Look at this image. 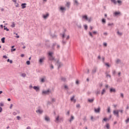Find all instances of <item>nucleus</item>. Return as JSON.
Returning a JSON list of instances; mask_svg holds the SVG:
<instances>
[{
	"instance_id": "ddd939ff",
	"label": "nucleus",
	"mask_w": 129,
	"mask_h": 129,
	"mask_svg": "<svg viewBox=\"0 0 129 129\" xmlns=\"http://www.w3.org/2000/svg\"><path fill=\"white\" fill-rule=\"evenodd\" d=\"M37 112H38L39 113H42L43 112V110L41 109H39L37 111Z\"/></svg>"
},
{
	"instance_id": "37998d69",
	"label": "nucleus",
	"mask_w": 129,
	"mask_h": 129,
	"mask_svg": "<svg viewBox=\"0 0 129 129\" xmlns=\"http://www.w3.org/2000/svg\"><path fill=\"white\" fill-rule=\"evenodd\" d=\"M120 95H121V97L122 98H123V94L121 93V94H120Z\"/></svg>"
},
{
	"instance_id": "f3484780",
	"label": "nucleus",
	"mask_w": 129,
	"mask_h": 129,
	"mask_svg": "<svg viewBox=\"0 0 129 129\" xmlns=\"http://www.w3.org/2000/svg\"><path fill=\"white\" fill-rule=\"evenodd\" d=\"M73 119H74V116H71V118L70 119V122H71V121H72Z\"/></svg>"
},
{
	"instance_id": "864d4df0",
	"label": "nucleus",
	"mask_w": 129,
	"mask_h": 129,
	"mask_svg": "<svg viewBox=\"0 0 129 129\" xmlns=\"http://www.w3.org/2000/svg\"><path fill=\"white\" fill-rule=\"evenodd\" d=\"M88 22H91V19H88Z\"/></svg>"
},
{
	"instance_id": "0e129e2a",
	"label": "nucleus",
	"mask_w": 129,
	"mask_h": 129,
	"mask_svg": "<svg viewBox=\"0 0 129 129\" xmlns=\"http://www.w3.org/2000/svg\"><path fill=\"white\" fill-rule=\"evenodd\" d=\"M25 56V55L24 54H21V57H24Z\"/></svg>"
},
{
	"instance_id": "e2e57ef3",
	"label": "nucleus",
	"mask_w": 129,
	"mask_h": 129,
	"mask_svg": "<svg viewBox=\"0 0 129 129\" xmlns=\"http://www.w3.org/2000/svg\"><path fill=\"white\" fill-rule=\"evenodd\" d=\"M96 33H97L96 31H93V34H96Z\"/></svg>"
},
{
	"instance_id": "4d7b16f0",
	"label": "nucleus",
	"mask_w": 129,
	"mask_h": 129,
	"mask_svg": "<svg viewBox=\"0 0 129 129\" xmlns=\"http://www.w3.org/2000/svg\"><path fill=\"white\" fill-rule=\"evenodd\" d=\"M0 105H1V106H4V104L2 103H1Z\"/></svg>"
},
{
	"instance_id": "412c9836",
	"label": "nucleus",
	"mask_w": 129,
	"mask_h": 129,
	"mask_svg": "<svg viewBox=\"0 0 129 129\" xmlns=\"http://www.w3.org/2000/svg\"><path fill=\"white\" fill-rule=\"evenodd\" d=\"M111 1L112 2V3H113V4H114L115 5H116V4H117L116 1H115V0H111Z\"/></svg>"
},
{
	"instance_id": "49530a36",
	"label": "nucleus",
	"mask_w": 129,
	"mask_h": 129,
	"mask_svg": "<svg viewBox=\"0 0 129 129\" xmlns=\"http://www.w3.org/2000/svg\"><path fill=\"white\" fill-rule=\"evenodd\" d=\"M117 3H118V4H121V1L118 0Z\"/></svg>"
},
{
	"instance_id": "338daca9",
	"label": "nucleus",
	"mask_w": 129,
	"mask_h": 129,
	"mask_svg": "<svg viewBox=\"0 0 129 129\" xmlns=\"http://www.w3.org/2000/svg\"><path fill=\"white\" fill-rule=\"evenodd\" d=\"M101 57H100V55H99L98 56V59H101Z\"/></svg>"
},
{
	"instance_id": "20e7f679",
	"label": "nucleus",
	"mask_w": 129,
	"mask_h": 129,
	"mask_svg": "<svg viewBox=\"0 0 129 129\" xmlns=\"http://www.w3.org/2000/svg\"><path fill=\"white\" fill-rule=\"evenodd\" d=\"M60 119H62V118H59V116H58L57 117L55 118V122H58L60 121Z\"/></svg>"
},
{
	"instance_id": "6e6552de",
	"label": "nucleus",
	"mask_w": 129,
	"mask_h": 129,
	"mask_svg": "<svg viewBox=\"0 0 129 129\" xmlns=\"http://www.w3.org/2000/svg\"><path fill=\"white\" fill-rule=\"evenodd\" d=\"M75 97L74 96H73L71 98V101H74V102H76V100L75 99H74V98Z\"/></svg>"
},
{
	"instance_id": "680f3d73",
	"label": "nucleus",
	"mask_w": 129,
	"mask_h": 129,
	"mask_svg": "<svg viewBox=\"0 0 129 129\" xmlns=\"http://www.w3.org/2000/svg\"><path fill=\"white\" fill-rule=\"evenodd\" d=\"M14 3H17V0H12Z\"/></svg>"
},
{
	"instance_id": "1a4fd4ad",
	"label": "nucleus",
	"mask_w": 129,
	"mask_h": 129,
	"mask_svg": "<svg viewBox=\"0 0 129 129\" xmlns=\"http://www.w3.org/2000/svg\"><path fill=\"white\" fill-rule=\"evenodd\" d=\"M44 60H45V57H43L39 59V62L42 63V62H43V61H44Z\"/></svg>"
},
{
	"instance_id": "6e6d98bb",
	"label": "nucleus",
	"mask_w": 129,
	"mask_h": 129,
	"mask_svg": "<svg viewBox=\"0 0 129 129\" xmlns=\"http://www.w3.org/2000/svg\"><path fill=\"white\" fill-rule=\"evenodd\" d=\"M16 38H17V39H19V38H20V36L17 35L16 36H15Z\"/></svg>"
},
{
	"instance_id": "9b49d317",
	"label": "nucleus",
	"mask_w": 129,
	"mask_h": 129,
	"mask_svg": "<svg viewBox=\"0 0 129 129\" xmlns=\"http://www.w3.org/2000/svg\"><path fill=\"white\" fill-rule=\"evenodd\" d=\"M83 19H85V20H86V21H88V18L87 17V16H86V15L83 16Z\"/></svg>"
},
{
	"instance_id": "ea45409f",
	"label": "nucleus",
	"mask_w": 129,
	"mask_h": 129,
	"mask_svg": "<svg viewBox=\"0 0 129 129\" xmlns=\"http://www.w3.org/2000/svg\"><path fill=\"white\" fill-rule=\"evenodd\" d=\"M4 30H6L7 31V32H8V31H9V29H8V28H7V27H5Z\"/></svg>"
},
{
	"instance_id": "72a5a7b5",
	"label": "nucleus",
	"mask_w": 129,
	"mask_h": 129,
	"mask_svg": "<svg viewBox=\"0 0 129 129\" xmlns=\"http://www.w3.org/2000/svg\"><path fill=\"white\" fill-rule=\"evenodd\" d=\"M13 106H14V105H13V104H11L10 107V109H12V108H13Z\"/></svg>"
},
{
	"instance_id": "c03bdc74",
	"label": "nucleus",
	"mask_w": 129,
	"mask_h": 129,
	"mask_svg": "<svg viewBox=\"0 0 129 129\" xmlns=\"http://www.w3.org/2000/svg\"><path fill=\"white\" fill-rule=\"evenodd\" d=\"M103 45H104V46H105V47H106V46H107V43H104Z\"/></svg>"
},
{
	"instance_id": "2eb2a0df",
	"label": "nucleus",
	"mask_w": 129,
	"mask_h": 129,
	"mask_svg": "<svg viewBox=\"0 0 129 129\" xmlns=\"http://www.w3.org/2000/svg\"><path fill=\"white\" fill-rule=\"evenodd\" d=\"M94 101V99H88V102H93V101Z\"/></svg>"
},
{
	"instance_id": "4c0bfd02",
	"label": "nucleus",
	"mask_w": 129,
	"mask_h": 129,
	"mask_svg": "<svg viewBox=\"0 0 129 129\" xmlns=\"http://www.w3.org/2000/svg\"><path fill=\"white\" fill-rule=\"evenodd\" d=\"M84 28H85V30H87V28H88L87 25H84Z\"/></svg>"
},
{
	"instance_id": "a211bd4d",
	"label": "nucleus",
	"mask_w": 129,
	"mask_h": 129,
	"mask_svg": "<svg viewBox=\"0 0 129 129\" xmlns=\"http://www.w3.org/2000/svg\"><path fill=\"white\" fill-rule=\"evenodd\" d=\"M12 28H15L16 27V24H15V22L12 23V25H11Z\"/></svg>"
},
{
	"instance_id": "c9c22d12",
	"label": "nucleus",
	"mask_w": 129,
	"mask_h": 129,
	"mask_svg": "<svg viewBox=\"0 0 129 129\" xmlns=\"http://www.w3.org/2000/svg\"><path fill=\"white\" fill-rule=\"evenodd\" d=\"M126 123H127V122H129V118H128L126 120H125Z\"/></svg>"
},
{
	"instance_id": "39448f33",
	"label": "nucleus",
	"mask_w": 129,
	"mask_h": 129,
	"mask_svg": "<svg viewBox=\"0 0 129 129\" xmlns=\"http://www.w3.org/2000/svg\"><path fill=\"white\" fill-rule=\"evenodd\" d=\"M26 6H27V4L26 3L22 4L21 5L22 9H26V8H27Z\"/></svg>"
},
{
	"instance_id": "7c9ffc66",
	"label": "nucleus",
	"mask_w": 129,
	"mask_h": 129,
	"mask_svg": "<svg viewBox=\"0 0 129 129\" xmlns=\"http://www.w3.org/2000/svg\"><path fill=\"white\" fill-rule=\"evenodd\" d=\"M102 23H106L105 19H103L102 20Z\"/></svg>"
},
{
	"instance_id": "e433bc0d",
	"label": "nucleus",
	"mask_w": 129,
	"mask_h": 129,
	"mask_svg": "<svg viewBox=\"0 0 129 129\" xmlns=\"http://www.w3.org/2000/svg\"><path fill=\"white\" fill-rule=\"evenodd\" d=\"M108 26H113V23H109Z\"/></svg>"
},
{
	"instance_id": "a18cd8bd",
	"label": "nucleus",
	"mask_w": 129,
	"mask_h": 129,
	"mask_svg": "<svg viewBox=\"0 0 129 129\" xmlns=\"http://www.w3.org/2000/svg\"><path fill=\"white\" fill-rule=\"evenodd\" d=\"M64 88H65V89H68V86L65 85L64 86Z\"/></svg>"
},
{
	"instance_id": "0eeeda50",
	"label": "nucleus",
	"mask_w": 129,
	"mask_h": 129,
	"mask_svg": "<svg viewBox=\"0 0 129 129\" xmlns=\"http://www.w3.org/2000/svg\"><path fill=\"white\" fill-rule=\"evenodd\" d=\"M45 120H46V121H50V118L48 116H46L45 117Z\"/></svg>"
},
{
	"instance_id": "4468645a",
	"label": "nucleus",
	"mask_w": 129,
	"mask_h": 129,
	"mask_svg": "<svg viewBox=\"0 0 129 129\" xmlns=\"http://www.w3.org/2000/svg\"><path fill=\"white\" fill-rule=\"evenodd\" d=\"M106 127L107 129H109L110 128V126L109 125V123H107L106 124Z\"/></svg>"
},
{
	"instance_id": "79ce46f5",
	"label": "nucleus",
	"mask_w": 129,
	"mask_h": 129,
	"mask_svg": "<svg viewBox=\"0 0 129 129\" xmlns=\"http://www.w3.org/2000/svg\"><path fill=\"white\" fill-rule=\"evenodd\" d=\"M3 58H5V59H7L8 56H7V55H4V56H3Z\"/></svg>"
},
{
	"instance_id": "09e8293b",
	"label": "nucleus",
	"mask_w": 129,
	"mask_h": 129,
	"mask_svg": "<svg viewBox=\"0 0 129 129\" xmlns=\"http://www.w3.org/2000/svg\"><path fill=\"white\" fill-rule=\"evenodd\" d=\"M50 68H51V69H54V66H53L52 64L50 66Z\"/></svg>"
},
{
	"instance_id": "423d86ee",
	"label": "nucleus",
	"mask_w": 129,
	"mask_h": 129,
	"mask_svg": "<svg viewBox=\"0 0 129 129\" xmlns=\"http://www.w3.org/2000/svg\"><path fill=\"white\" fill-rule=\"evenodd\" d=\"M33 89L36 90V91H39L40 90V88L39 87L34 86L33 87Z\"/></svg>"
},
{
	"instance_id": "603ef678",
	"label": "nucleus",
	"mask_w": 129,
	"mask_h": 129,
	"mask_svg": "<svg viewBox=\"0 0 129 129\" xmlns=\"http://www.w3.org/2000/svg\"><path fill=\"white\" fill-rule=\"evenodd\" d=\"M2 111H3V108H2V107H0V112H1Z\"/></svg>"
},
{
	"instance_id": "b1692460",
	"label": "nucleus",
	"mask_w": 129,
	"mask_h": 129,
	"mask_svg": "<svg viewBox=\"0 0 129 129\" xmlns=\"http://www.w3.org/2000/svg\"><path fill=\"white\" fill-rule=\"evenodd\" d=\"M15 6H16V8H19V4H18L17 2L16 3H15Z\"/></svg>"
},
{
	"instance_id": "7ed1b4c3",
	"label": "nucleus",
	"mask_w": 129,
	"mask_h": 129,
	"mask_svg": "<svg viewBox=\"0 0 129 129\" xmlns=\"http://www.w3.org/2000/svg\"><path fill=\"white\" fill-rule=\"evenodd\" d=\"M95 112L99 113L100 112V108L98 107L97 108L94 109Z\"/></svg>"
},
{
	"instance_id": "58836bf2",
	"label": "nucleus",
	"mask_w": 129,
	"mask_h": 129,
	"mask_svg": "<svg viewBox=\"0 0 129 129\" xmlns=\"http://www.w3.org/2000/svg\"><path fill=\"white\" fill-rule=\"evenodd\" d=\"M76 107H77V108H79L80 107V104H77Z\"/></svg>"
},
{
	"instance_id": "a878e982",
	"label": "nucleus",
	"mask_w": 129,
	"mask_h": 129,
	"mask_svg": "<svg viewBox=\"0 0 129 129\" xmlns=\"http://www.w3.org/2000/svg\"><path fill=\"white\" fill-rule=\"evenodd\" d=\"M21 76H22V77H26V74L24 73L21 75Z\"/></svg>"
},
{
	"instance_id": "f704fd0d",
	"label": "nucleus",
	"mask_w": 129,
	"mask_h": 129,
	"mask_svg": "<svg viewBox=\"0 0 129 129\" xmlns=\"http://www.w3.org/2000/svg\"><path fill=\"white\" fill-rule=\"evenodd\" d=\"M45 82V80L44 79V78H42L41 79V82Z\"/></svg>"
},
{
	"instance_id": "13d9d810",
	"label": "nucleus",
	"mask_w": 129,
	"mask_h": 129,
	"mask_svg": "<svg viewBox=\"0 0 129 129\" xmlns=\"http://www.w3.org/2000/svg\"><path fill=\"white\" fill-rule=\"evenodd\" d=\"M76 84H79V81L78 80L76 81Z\"/></svg>"
},
{
	"instance_id": "5fc2aeb1",
	"label": "nucleus",
	"mask_w": 129,
	"mask_h": 129,
	"mask_svg": "<svg viewBox=\"0 0 129 129\" xmlns=\"http://www.w3.org/2000/svg\"><path fill=\"white\" fill-rule=\"evenodd\" d=\"M12 52L16 51V48L11 50Z\"/></svg>"
},
{
	"instance_id": "5701e85b",
	"label": "nucleus",
	"mask_w": 129,
	"mask_h": 129,
	"mask_svg": "<svg viewBox=\"0 0 129 129\" xmlns=\"http://www.w3.org/2000/svg\"><path fill=\"white\" fill-rule=\"evenodd\" d=\"M7 61H8V62H10V63L11 64H12V63H13V60H10V59H8L7 60Z\"/></svg>"
},
{
	"instance_id": "dca6fc26",
	"label": "nucleus",
	"mask_w": 129,
	"mask_h": 129,
	"mask_svg": "<svg viewBox=\"0 0 129 129\" xmlns=\"http://www.w3.org/2000/svg\"><path fill=\"white\" fill-rule=\"evenodd\" d=\"M110 92H115V89L111 88L110 89Z\"/></svg>"
},
{
	"instance_id": "473e14b6",
	"label": "nucleus",
	"mask_w": 129,
	"mask_h": 129,
	"mask_svg": "<svg viewBox=\"0 0 129 129\" xmlns=\"http://www.w3.org/2000/svg\"><path fill=\"white\" fill-rule=\"evenodd\" d=\"M70 6V3L69 2L67 3V6L69 7Z\"/></svg>"
},
{
	"instance_id": "c85d7f7f",
	"label": "nucleus",
	"mask_w": 129,
	"mask_h": 129,
	"mask_svg": "<svg viewBox=\"0 0 129 129\" xmlns=\"http://www.w3.org/2000/svg\"><path fill=\"white\" fill-rule=\"evenodd\" d=\"M117 113H118V112L122 113V110H120L119 111H116Z\"/></svg>"
},
{
	"instance_id": "774afa93",
	"label": "nucleus",
	"mask_w": 129,
	"mask_h": 129,
	"mask_svg": "<svg viewBox=\"0 0 129 129\" xmlns=\"http://www.w3.org/2000/svg\"><path fill=\"white\" fill-rule=\"evenodd\" d=\"M27 129H31V127L28 126V127H27Z\"/></svg>"
},
{
	"instance_id": "cd10ccee",
	"label": "nucleus",
	"mask_w": 129,
	"mask_h": 129,
	"mask_svg": "<svg viewBox=\"0 0 129 129\" xmlns=\"http://www.w3.org/2000/svg\"><path fill=\"white\" fill-rule=\"evenodd\" d=\"M107 112H108V113L110 112V107H108L107 108Z\"/></svg>"
},
{
	"instance_id": "de8ad7c7",
	"label": "nucleus",
	"mask_w": 129,
	"mask_h": 129,
	"mask_svg": "<svg viewBox=\"0 0 129 129\" xmlns=\"http://www.w3.org/2000/svg\"><path fill=\"white\" fill-rule=\"evenodd\" d=\"M17 119H18V120H20V119L21 118V117L19 116H18L17 117Z\"/></svg>"
},
{
	"instance_id": "2f4dec72",
	"label": "nucleus",
	"mask_w": 129,
	"mask_h": 129,
	"mask_svg": "<svg viewBox=\"0 0 129 129\" xmlns=\"http://www.w3.org/2000/svg\"><path fill=\"white\" fill-rule=\"evenodd\" d=\"M89 35L92 37V38H93V35H92V33L91 32H89Z\"/></svg>"
},
{
	"instance_id": "6ab92c4d",
	"label": "nucleus",
	"mask_w": 129,
	"mask_h": 129,
	"mask_svg": "<svg viewBox=\"0 0 129 129\" xmlns=\"http://www.w3.org/2000/svg\"><path fill=\"white\" fill-rule=\"evenodd\" d=\"M104 93H105V89H103L102 91L101 92L102 95H103V94H104Z\"/></svg>"
},
{
	"instance_id": "69168bd1",
	"label": "nucleus",
	"mask_w": 129,
	"mask_h": 129,
	"mask_svg": "<svg viewBox=\"0 0 129 129\" xmlns=\"http://www.w3.org/2000/svg\"><path fill=\"white\" fill-rule=\"evenodd\" d=\"M91 120H93V116L91 117Z\"/></svg>"
},
{
	"instance_id": "052dcab7",
	"label": "nucleus",
	"mask_w": 129,
	"mask_h": 129,
	"mask_svg": "<svg viewBox=\"0 0 129 129\" xmlns=\"http://www.w3.org/2000/svg\"><path fill=\"white\" fill-rule=\"evenodd\" d=\"M105 87L106 88H108V85H106Z\"/></svg>"
},
{
	"instance_id": "f257e3e1",
	"label": "nucleus",
	"mask_w": 129,
	"mask_h": 129,
	"mask_svg": "<svg viewBox=\"0 0 129 129\" xmlns=\"http://www.w3.org/2000/svg\"><path fill=\"white\" fill-rule=\"evenodd\" d=\"M53 52H48V56L49 60H54V58L53 57Z\"/></svg>"
},
{
	"instance_id": "393cba45",
	"label": "nucleus",
	"mask_w": 129,
	"mask_h": 129,
	"mask_svg": "<svg viewBox=\"0 0 129 129\" xmlns=\"http://www.w3.org/2000/svg\"><path fill=\"white\" fill-rule=\"evenodd\" d=\"M103 120H104V121H107V120H109V119L107 118H104L103 119Z\"/></svg>"
},
{
	"instance_id": "bf43d9fd",
	"label": "nucleus",
	"mask_w": 129,
	"mask_h": 129,
	"mask_svg": "<svg viewBox=\"0 0 129 129\" xmlns=\"http://www.w3.org/2000/svg\"><path fill=\"white\" fill-rule=\"evenodd\" d=\"M114 114L116 116H118V113H115Z\"/></svg>"
},
{
	"instance_id": "8fccbe9b",
	"label": "nucleus",
	"mask_w": 129,
	"mask_h": 129,
	"mask_svg": "<svg viewBox=\"0 0 129 129\" xmlns=\"http://www.w3.org/2000/svg\"><path fill=\"white\" fill-rule=\"evenodd\" d=\"M106 66H107V67H109V64L107 63H105Z\"/></svg>"
},
{
	"instance_id": "c756f323",
	"label": "nucleus",
	"mask_w": 129,
	"mask_h": 129,
	"mask_svg": "<svg viewBox=\"0 0 129 129\" xmlns=\"http://www.w3.org/2000/svg\"><path fill=\"white\" fill-rule=\"evenodd\" d=\"M61 80L62 81H66V79L65 78H62Z\"/></svg>"
},
{
	"instance_id": "9d476101",
	"label": "nucleus",
	"mask_w": 129,
	"mask_h": 129,
	"mask_svg": "<svg viewBox=\"0 0 129 129\" xmlns=\"http://www.w3.org/2000/svg\"><path fill=\"white\" fill-rule=\"evenodd\" d=\"M48 17H49V14H46V15H43V18L44 19H47V18H48Z\"/></svg>"
},
{
	"instance_id": "aec40b11",
	"label": "nucleus",
	"mask_w": 129,
	"mask_h": 129,
	"mask_svg": "<svg viewBox=\"0 0 129 129\" xmlns=\"http://www.w3.org/2000/svg\"><path fill=\"white\" fill-rule=\"evenodd\" d=\"M97 70V69L96 68H94L92 71L93 73H95Z\"/></svg>"
},
{
	"instance_id": "3c124183",
	"label": "nucleus",
	"mask_w": 129,
	"mask_h": 129,
	"mask_svg": "<svg viewBox=\"0 0 129 129\" xmlns=\"http://www.w3.org/2000/svg\"><path fill=\"white\" fill-rule=\"evenodd\" d=\"M118 35H119V36H121L122 34L121 33H119V32H117Z\"/></svg>"
},
{
	"instance_id": "4be33fe9",
	"label": "nucleus",
	"mask_w": 129,
	"mask_h": 129,
	"mask_svg": "<svg viewBox=\"0 0 129 129\" xmlns=\"http://www.w3.org/2000/svg\"><path fill=\"white\" fill-rule=\"evenodd\" d=\"M5 38L3 37V38L1 39V41L2 42V43H5Z\"/></svg>"
},
{
	"instance_id": "bb28decb",
	"label": "nucleus",
	"mask_w": 129,
	"mask_h": 129,
	"mask_svg": "<svg viewBox=\"0 0 129 129\" xmlns=\"http://www.w3.org/2000/svg\"><path fill=\"white\" fill-rule=\"evenodd\" d=\"M26 64L27 65H30V64H31V62H30L29 60H28L27 62H26Z\"/></svg>"
},
{
	"instance_id": "f03ea898",
	"label": "nucleus",
	"mask_w": 129,
	"mask_h": 129,
	"mask_svg": "<svg viewBox=\"0 0 129 129\" xmlns=\"http://www.w3.org/2000/svg\"><path fill=\"white\" fill-rule=\"evenodd\" d=\"M49 93H50V90H47V91H42L43 95H45L46 94H49Z\"/></svg>"
},
{
	"instance_id": "a19ab883",
	"label": "nucleus",
	"mask_w": 129,
	"mask_h": 129,
	"mask_svg": "<svg viewBox=\"0 0 129 129\" xmlns=\"http://www.w3.org/2000/svg\"><path fill=\"white\" fill-rule=\"evenodd\" d=\"M60 10H61V11H63V10H65V8H63V7H61Z\"/></svg>"
},
{
	"instance_id": "f8f14e48",
	"label": "nucleus",
	"mask_w": 129,
	"mask_h": 129,
	"mask_svg": "<svg viewBox=\"0 0 129 129\" xmlns=\"http://www.w3.org/2000/svg\"><path fill=\"white\" fill-rule=\"evenodd\" d=\"M120 14V12H115L114 13V15L115 16H118V15H119Z\"/></svg>"
}]
</instances>
